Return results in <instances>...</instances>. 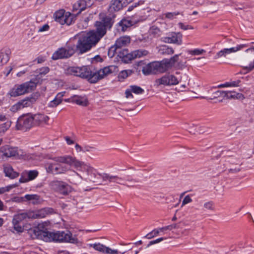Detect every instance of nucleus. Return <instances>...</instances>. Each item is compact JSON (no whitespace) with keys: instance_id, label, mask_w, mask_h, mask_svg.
<instances>
[{"instance_id":"obj_1","label":"nucleus","mask_w":254,"mask_h":254,"mask_svg":"<svg viewBox=\"0 0 254 254\" xmlns=\"http://www.w3.org/2000/svg\"><path fill=\"white\" fill-rule=\"evenodd\" d=\"M28 233L32 239H37L45 242H66L72 244H77L78 240L76 236H72L69 231L65 233L64 231H58L56 233L48 231H44L38 228H34L28 230Z\"/></svg>"},{"instance_id":"obj_2","label":"nucleus","mask_w":254,"mask_h":254,"mask_svg":"<svg viewBox=\"0 0 254 254\" xmlns=\"http://www.w3.org/2000/svg\"><path fill=\"white\" fill-rule=\"evenodd\" d=\"M180 55H175L170 59H165L161 61H154L150 63L143 66L142 69V73L148 75L158 73H164L172 67L177 62Z\"/></svg>"},{"instance_id":"obj_3","label":"nucleus","mask_w":254,"mask_h":254,"mask_svg":"<svg viewBox=\"0 0 254 254\" xmlns=\"http://www.w3.org/2000/svg\"><path fill=\"white\" fill-rule=\"evenodd\" d=\"M52 159L58 163L59 172L64 174L70 170L71 166L80 167L82 163L70 155H64L55 157Z\"/></svg>"},{"instance_id":"obj_4","label":"nucleus","mask_w":254,"mask_h":254,"mask_svg":"<svg viewBox=\"0 0 254 254\" xmlns=\"http://www.w3.org/2000/svg\"><path fill=\"white\" fill-rule=\"evenodd\" d=\"M39 75L31 79L29 81L26 82L20 85H16L10 91L11 97H16L34 90L37 86L40 79Z\"/></svg>"},{"instance_id":"obj_5","label":"nucleus","mask_w":254,"mask_h":254,"mask_svg":"<svg viewBox=\"0 0 254 254\" xmlns=\"http://www.w3.org/2000/svg\"><path fill=\"white\" fill-rule=\"evenodd\" d=\"M98 42L93 38L92 35L88 32L85 35L80 37L75 46V52L78 54H82L89 51L95 46Z\"/></svg>"},{"instance_id":"obj_6","label":"nucleus","mask_w":254,"mask_h":254,"mask_svg":"<svg viewBox=\"0 0 254 254\" xmlns=\"http://www.w3.org/2000/svg\"><path fill=\"white\" fill-rule=\"evenodd\" d=\"M118 53V56L119 59H120L123 63L127 64L135 58L147 55L148 52L146 50H138L129 53L127 49L125 48L119 50Z\"/></svg>"},{"instance_id":"obj_7","label":"nucleus","mask_w":254,"mask_h":254,"mask_svg":"<svg viewBox=\"0 0 254 254\" xmlns=\"http://www.w3.org/2000/svg\"><path fill=\"white\" fill-rule=\"evenodd\" d=\"M32 114L28 113L20 116L17 121L16 128L26 131L34 126Z\"/></svg>"},{"instance_id":"obj_8","label":"nucleus","mask_w":254,"mask_h":254,"mask_svg":"<svg viewBox=\"0 0 254 254\" xmlns=\"http://www.w3.org/2000/svg\"><path fill=\"white\" fill-rule=\"evenodd\" d=\"M40 96L38 92L32 94L30 96L28 97L13 105L11 108L12 112H16L18 110L24 107H30L34 104Z\"/></svg>"},{"instance_id":"obj_9","label":"nucleus","mask_w":254,"mask_h":254,"mask_svg":"<svg viewBox=\"0 0 254 254\" xmlns=\"http://www.w3.org/2000/svg\"><path fill=\"white\" fill-rule=\"evenodd\" d=\"M50 186L53 190L64 195H68L73 190L72 188L66 183L60 181L51 182Z\"/></svg>"},{"instance_id":"obj_10","label":"nucleus","mask_w":254,"mask_h":254,"mask_svg":"<svg viewBox=\"0 0 254 254\" xmlns=\"http://www.w3.org/2000/svg\"><path fill=\"white\" fill-rule=\"evenodd\" d=\"M177 78L173 74L170 73L165 74L161 78H157L154 81V86L158 87L160 85L172 86L179 83Z\"/></svg>"},{"instance_id":"obj_11","label":"nucleus","mask_w":254,"mask_h":254,"mask_svg":"<svg viewBox=\"0 0 254 254\" xmlns=\"http://www.w3.org/2000/svg\"><path fill=\"white\" fill-rule=\"evenodd\" d=\"M75 52V45L68 46L67 48H61L53 54L52 59L54 60L67 59L72 56Z\"/></svg>"},{"instance_id":"obj_12","label":"nucleus","mask_w":254,"mask_h":254,"mask_svg":"<svg viewBox=\"0 0 254 254\" xmlns=\"http://www.w3.org/2000/svg\"><path fill=\"white\" fill-rule=\"evenodd\" d=\"M95 26L96 27V31L92 30L88 32L98 43L100 40L106 34L107 28L100 21H96Z\"/></svg>"},{"instance_id":"obj_13","label":"nucleus","mask_w":254,"mask_h":254,"mask_svg":"<svg viewBox=\"0 0 254 254\" xmlns=\"http://www.w3.org/2000/svg\"><path fill=\"white\" fill-rule=\"evenodd\" d=\"M118 67L115 65H110L109 66L105 67L103 69L96 71V75L91 78V80L93 83H96L98 80L102 79L107 74L112 73L115 71Z\"/></svg>"},{"instance_id":"obj_14","label":"nucleus","mask_w":254,"mask_h":254,"mask_svg":"<svg viewBox=\"0 0 254 254\" xmlns=\"http://www.w3.org/2000/svg\"><path fill=\"white\" fill-rule=\"evenodd\" d=\"M132 1L133 0H112L110 2L109 10L111 12L120 11Z\"/></svg>"},{"instance_id":"obj_15","label":"nucleus","mask_w":254,"mask_h":254,"mask_svg":"<svg viewBox=\"0 0 254 254\" xmlns=\"http://www.w3.org/2000/svg\"><path fill=\"white\" fill-rule=\"evenodd\" d=\"M0 152L3 156L6 157H16L19 155L18 148L12 147L8 145L3 146L0 148Z\"/></svg>"},{"instance_id":"obj_16","label":"nucleus","mask_w":254,"mask_h":254,"mask_svg":"<svg viewBox=\"0 0 254 254\" xmlns=\"http://www.w3.org/2000/svg\"><path fill=\"white\" fill-rule=\"evenodd\" d=\"M246 46V45L241 44L235 47L223 49L216 54V55L215 56V59L222 57H225L227 55L230 54L232 53L236 52Z\"/></svg>"},{"instance_id":"obj_17","label":"nucleus","mask_w":254,"mask_h":254,"mask_svg":"<svg viewBox=\"0 0 254 254\" xmlns=\"http://www.w3.org/2000/svg\"><path fill=\"white\" fill-rule=\"evenodd\" d=\"M96 75L95 72H92L91 70V68L89 66H83L81 67H80V73L79 74V76L83 78L87 79L88 81L91 83H93L91 80L93 76Z\"/></svg>"},{"instance_id":"obj_18","label":"nucleus","mask_w":254,"mask_h":254,"mask_svg":"<svg viewBox=\"0 0 254 254\" xmlns=\"http://www.w3.org/2000/svg\"><path fill=\"white\" fill-rule=\"evenodd\" d=\"M38 175V172L37 170L25 171L22 173L21 177L19 179V182L20 183H23L33 180L37 177Z\"/></svg>"},{"instance_id":"obj_19","label":"nucleus","mask_w":254,"mask_h":254,"mask_svg":"<svg viewBox=\"0 0 254 254\" xmlns=\"http://www.w3.org/2000/svg\"><path fill=\"white\" fill-rule=\"evenodd\" d=\"M65 101L75 103L83 107H86L89 104L88 99L85 96L74 95Z\"/></svg>"},{"instance_id":"obj_20","label":"nucleus","mask_w":254,"mask_h":254,"mask_svg":"<svg viewBox=\"0 0 254 254\" xmlns=\"http://www.w3.org/2000/svg\"><path fill=\"white\" fill-rule=\"evenodd\" d=\"M3 168L5 176L11 179H15L19 175V173L14 171L12 167L9 164H4Z\"/></svg>"},{"instance_id":"obj_21","label":"nucleus","mask_w":254,"mask_h":254,"mask_svg":"<svg viewBox=\"0 0 254 254\" xmlns=\"http://www.w3.org/2000/svg\"><path fill=\"white\" fill-rule=\"evenodd\" d=\"M34 126H39L43 123L47 124L49 118L48 116L42 114H36L32 115Z\"/></svg>"},{"instance_id":"obj_22","label":"nucleus","mask_w":254,"mask_h":254,"mask_svg":"<svg viewBox=\"0 0 254 254\" xmlns=\"http://www.w3.org/2000/svg\"><path fill=\"white\" fill-rule=\"evenodd\" d=\"M10 53L11 51L8 48H3L0 51V63L1 65L8 62Z\"/></svg>"},{"instance_id":"obj_23","label":"nucleus","mask_w":254,"mask_h":254,"mask_svg":"<svg viewBox=\"0 0 254 254\" xmlns=\"http://www.w3.org/2000/svg\"><path fill=\"white\" fill-rule=\"evenodd\" d=\"M115 17L116 15L114 14L105 16L101 18L100 22L104 24L107 29H110L114 23Z\"/></svg>"},{"instance_id":"obj_24","label":"nucleus","mask_w":254,"mask_h":254,"mask_svg":"<svg viewBox=\"0 0 254 254\" xmlns=\"http://www.w3.org/2000/svg\"><path fill=\"white\" fill-rule=\"evenodd\" d=\"M53 209L51 208H44L37 211L35 214H32L31 218H44L47 215L53 212Z\"/></svg>"},{"instance_id":"obj_25","label":"nucleus","mask_w":254,"mask_h":254,"mask_svg":"<svg viewBox=\"0 0 254 254\" xmlns=\"http://www.w3.org/2000/svg\"><path fill=\"white\" fill-rule=\"evenodd\" d=\"M136 22L131 19L124 18L118 23V26L121 27L122 31H126L128 28L133 25Z\"/></svg>"},{"instance_id":"obj_26","label":"nucleus","mask_w":254,"mask_h":254,"mask_svg":"<svg viewBox=\"0 0 254 254\" xmlns=\"http://www.w3.org/2000/svg\"><path fill=\"white\" fill-rule=\"evenodd\" d=\"M32 213L30 212H23L14 215L12 219V223H21L24 219L28 218H31Z\"/></svg>"},{"instance_id":"obj_27","label":"nucleus","mask_w":254,"mask_h":254,"mask_svg":"<svg viewBox=\"0 0 254 254\" xmlns=\"http://www.w3.org/2000/svg\"><path fill=\"white\" fill-rule=\"evenodd\" d=\"M102 178L103 181H108L109 183H116L119 184H122L117 180H121V177L118 176L111 175L107 173L99 174Z\"/></svg>"},{"instance_id":"obj_28","label":"nucleus","mask_w":254,"mask_h":254,"mask_svg":"<svg viewBox=\"0 0 254 254\" xmlns=\"http://www.w3.org/2000/svg\"><path fill=\"white\" fill-rule=\"evenodd\" d=\"M65 11L63 9L56 11L54 14L55 20L61 24L64 25L66 21V15L64 14Z\"/></svg>"},{"instance_id":"obj_29","label":"nucleus","mask_w":254,"mask_h":254,"mask_svg":"<svg viewBox=\"0 0 254 254\" xmlns=\"http://www.w3.org/2000/svg\"><path fill=\"white\" fill-rule=\"evenodd\" d=\"M130 41V39L129 36H124L118 39L115 44L119 48V50H121L122 47L129 44Z\"/></svg>"},{"instance_id":"obj_30","label":"nucleus","mask_w":254,"mask_h":254,"mask_svg":"<svg viewBox=\"0 0 254 254\" xmlns=\"http://www.w3.org/2000/svg\"><path fill=\"white\" fill-rule=\"evenodd\" d=\"M86 2L85 0H80L73 5V10H78L76 14H80L86 8Z\"/></svg>"},{"instance_id":"obj_31","label":"nucleus","mask_w":254,"mask_h":254,"mask_svg":"<svg viewBox=\"0 0 254 254\" xmlns=\"http://www.w3.org/2000/svg\"><path fill=\"white\" fill-rule=\"evenodd\" d=\"M227 99H244V95L240 93H237L234 91H225V96Z\"/></svg>"},{"instance_id":"obj_32","label":"nucleus","mask_w":254,"mask_h":254,"mask_svg":"<svg viewBox=\"0 0 254 254\" xmlns=\"http://www.w3.org/2000/svg\"><path fill=\"white\" fill-rule=\"evenodd\" d=\"M25 201H29L33 204H38L41 202L40 196L37 194H26Z\"/></svg>"},{"instance_id":"obj_33","label":"nucleus","mask_w":254,"mask_h":254,"mask_svg":"<svg viewBox=\"0 0 254 254\" xmlns=\"http://www.w3.org/2000/svg\"><path fill=\"white\" fill-rule=\"evenodd\" d=\"M63 96H64L63 93H58L57 94V95L56 96V97L55 98V99L54 100H53L52 101H51L49 103L48 106L49 107H52V108L57 107L58 105H59V104H60L62 103V100H63L62 98H63Z\"/></svg>"},{"instance_id":"obj_34","label":"nucleus","mask_w":254,"mask_h":254,"mask_svg":"<svg viewBox=\"0 0 254 254\" xmlns=\"http://www.w3.org/2000/svg\"><path fill=\"white\" fill-rule=\"evenodd\" d=\"M170 38L171 43H174L180 45L182 43V34L180 32L173 33Z\"/></svg>"},{"instance_id":"obj_35","label":"nucleus","mask_w":254,"mask_h":254,"mask_svg":"<svg viewBox=\"0 0 254 254\" xmlns=\"http://www.w3.org/2000/svg\"><path fill=\"white\" fill-rule=\"evenodd\" d=\"M46 170L48 173L55 175L61 174L60 172H59V167H58V163H57V162L50 163L46 168Z\"/></svg>"},{"instance_id":"obj_36","label":"nucleus","mask_w":254,"mask_h":254,"mask_svg":"<svg viewBox=\"0 0 254 254\" xmlns=\"http://www.w3.org/2000/svg\"><path fill=\"white\" fill-rule=\"evenodd\" d=\"M216 89V87H214L212 88H211L210 90H208L209 94H212L211 97L209 98V100H212V99L217 98L220 96H222V97H224L225 91H220V90L213 91V90Z\"/></svg>"},{"instance_id":"obj_37","label":"nucleus","mask_w":254,"mask_h":254,"mask_svg":"<svg viewBox=\"0 0 254 254\" xmlns=\"http://www.w3.org/2000/svg\"><path fill=\"white\" fill-rule=\"evenodd\" d=\"M65 73L67 75H73L79 76L80 73V67H68L65 70Z\"/></svg>"},{"instance_id":"obj_38","label":"nucleus","mask_w":254,"mask_h":254,"mask_svg":"<svg viewBox=\"0 0 254 254\" xmlns=\"http://www.w3.org/2000/svg\"><path fill=\"white\" fill-rule=\"evenodd\" d=\"M133 73L132 70H124L121 71L118 75V78L120 81L123 80L131 75Z\"/></svg>"},{"instance_id":"obj_39","label":"nucleus","mask_w":254,"mask_h":254,"mask_svg":"<svg viewBox=\"0 0 254 254\" xmlns=\"http://www.w3.org/2000/svg\"><path fill=\"white\" fill-rule=\"evenodd\" d=\"M90 247L93 248L95 250L105 253L106 247L100 243L89 244Z\"/></svg>"},{"instance_id":"obj_40","label":"nucleus","mask_w":254,"mask_h":254,"mask_svg":"<svg viewBox=\"0 0 254 254\" xmlns=\"http://www.w3.org/2000/svg\"><path fill=\"white\" fill-rule=\"evenodd\" d=\"M94 169L91 167H89L87 169V172L88 175V180L90 181H91L93 183L97 182L96 180L95 179V174L93 173Z\"/></svg>"},{"instance_id":"obj_41","label":"nucleus","mask_w":254,"mask_h":254,"mask_svg":"<svg viewBox=\"0 0 254 254\" xmlns=\"http://www.w3.org/2000/svg\"><path fill=\"white\" fill-rule=\"evenodd\" d=\"M131 91L136 94H141L144 92V90L137 85H130L129 86Z\"/></svg>"},{"instance_id":"obj_42","label":"nucleus","mask_w":254,"mask_h":254,"mask_svg":"<svg viewBox=\"0 0 254 254\" xmlns=\"http://www.w3.org/2000/svg\"><path fill=\"white\" fill-rule=\"evenodd\" d=\"M119 51V48L115 46V44L114 45L112 46L111 47H110L108 50V56L110 58H112L114 56L115 54Z\"/></svg>"},{"instance_id":"obj_43","label":"nucleus","mask_w":254,"mask_h":254,"mask_svg":"<svg viewBox=\"0 0 254 254\" xmlns=\"http://www.w3.org/2000/svg\"><path fill=\"white\" fill-rule=\"evenodd\" d=\"M17 186H18L17 184H14L7 186L5 187L0 188V194L3 193L5 192L9 191L11 189L14 188Z\"/></svg>"},{"instance_id":"obj_44","label":"nucleus","mask_w":254,"mask_h":254,"mask_svg":"<svg viewBox=\"0 0 254 254\" xmlns=\"http://www.w3.org/2000/svg\"><path fill=\"white\" fill-rule=\"evenodd\" d=\"M11 122L7 121L0 126V133H4L10 127Z\"/></svg>"},{"instance_id":"obj_45","label":"nucleus","mask_w":254,"mask_h":254,"mask_svg":"<svg viewBox=\"0 0 254 254\" xmlns=\"http://www.w3.org/2000/svg\"><path fill=\"white\" fill-rule=\"evenodd\" d=\"M159 234V230H157V229H154L151 232L147 234L145 237L148 239H151L154 237L157 236Z\"/></svg>"},{"instance_id":"obj_46","label":"nucleus","mask_w":254,"mask_h":254,"mask_svg":"<svg viewBox=\"0 0 254 254\" xmlns=\"http://www.w3.org/2000/svg\"><path fill=\"white\" fill-rule=\"evenodd\" d=\"M14 230L17 233H22L24 229L20 225V223H12Z\"/></svg>"},{"instance_id":"obj_47","label":"nucleus","mask_w":254,"mask_h":254,"mask_svg":"<svg viewBox=\"0 0 254 254\" xmlns=\"http://www.w3.org/2000/svg\"><path fill=\"white\" fill-rule=\"evenodd\" d=\"M188 52L192 55H200L205 53V51L203 49H195L193 50H189Z\"/></svg>"},{"instance_id":"obj_48","label":"nucleus","mask_w":254,"mask_h":254,"mask_svg":"<svg viewBox=\"0 0 254 254\" xmlns=\"http://www.w3.org/2000/svg\"><path fill=\"white\" fill-rule=\"evenodd\" d=\"M162 51H163V53L167 54H172L174 53V51L173 48L169 47L167 46H163L162 49Z\"/></svg>"},{"instance_id":"obj_49","label":"nucleus","mask_w":254,"mask_h":254,"mask_svg":"<svg viewBox=\"0 0 254 254\" xmlns=\"http://www.w3.org/2000/svg\"><path fill=\"white\" fill-rule=\"evenodd\" d=\"M144 3V1L140 0L137 2H134L131 5H130L127 9L128 11H132L135 7H136L137 6L142 4Z\"/></svg>"},{"instance_id":"obj_50","label":"nucleus","mask_w":254,"mask_h":254,"mask_svg":"<svg viewBox=\"0 0 254 254\" xmlns=\"http://www.w3.org/2000/svg\"><path fill=\"white\" fill-rule=\"evenodd\" d=\"M49 68L47 66L43 67L39 69V75H45L49 71Z\"/></svg>"},{"instance_id":"obj_51","label":"nucleus","mask_w":254,"mask_h":254,"mask_svg":"<svg viewBox=\"0 0 254 254\" xmlns=\"http://www.w3.org/2000/svg\"><path fill=\"white\" fill-rule=\"evenodd\" d=\"M165 239H166V238L161 237V238H158V239H157L156 240L151 241L147 245V247H150L151 245H153L154 244L158 243L162 241L163 240H164Z\"/></svg>"},{"instance_id":"obj_52","label":"nucleus","mask_w":254,"mask_h":254,"mask_svg":"<svg viewBox=\"0 0 254 254\" xmlns=\"http://www.w3.org/2000/svg\"><path fill=\"white\" fill-rule=\"evenodd\" d=\"M179 12H167L165 13V17L169 19H173L175 16L179 15Z\"/></svg>"},{"instance_id":"obj_53","label":"nucleus","mask_w":254,"mask_h":254,"mask_svg":"<svg viewBox=\"0 0 254 254\" xmlns=\"http://www.w3.org/2000/svg\"><path fill=\"white\" fill-rule=\"evenodd\" d=\"M179 26L181 29L184 30H186L188 29H193V27L192 26L189 25H186L182 22L179 23Z\"/></svg>"},{"instance_id":"obj_54","label":"nucleus","mask_w":254,"mask_h":254,"mask_svg":"<svg viewBox=\"0 0 254 254\" xmlns=\"http://www.w3.org/2000/svg\"><path fill=\"white\" fill-rule=\"evenodd\" d=\"M204 207L206 209H209V210H212L214 209L213 203L212 201H209V202L205 203L204 204Z\"/></svg>"},{"instance_id":"obj_55","label":"nucleus","mask_w":254,"mask_h":254,"mask_svg":"<svg viewBox=\"0 0 254 254\" xmlns=\"http://www.w3.org/2000/svg\"><path fill=\"white\" fill-rule=\"evenodd\" d=\"M191 201H192V199L190 197V196L189 195H188L186 196L185 197V198H184L183 202H182V206H183L190 202H191Z\"/></svg>"},{"instance_id":"obj_56","label":"nucleus","mask_w":254,"mask_h":254,"mask_svg":"<svg viewBox=\"0 0 254 254\" xmlns=\"http://www.w3.org/2000/svg\"><path fill=\"white\" fill-rule=\"evenodd\" d=\"M105 253L111 254H118L119 252L117 250H112L110 248L106 247Z\"/></svg>"},{"instance_id":"obj_57","label":"nucleus","mask_w":254,"mask_h":254,"mask_svg":"<svg viewBox=\"0 0 254 254\" xmlns=\"http://www.w3.org/2000/svg\"><path fill=\"white\" fill-rule=\"evenodd\" d=\"M13 201L15 202H22L25 201V196L24 197L15 196L12 198Z\"/></svg>"},{"instance_id":"obj_58","label":"nucleus","mask_w":254,"mask_h":254,"mask_svg":"<svg viewBox=\"0 0 254 254\" xmlns=\"http://www.w3.org/2000/svg\"><path fill=\"white\" fill-rule=\"evenodd\" d=\"M186 62H179L177 65V68L178 69H183V68H185L186 67Z\"/></svg>"},{"instance_id":"obj_59","label":"nucleus","mask_w":254,"mask_h":254,"mask_svg":"<svg viewBox=\"0 0 254 254\" xmlns=\"http://www.w3.org/2000/svg\"><path fill=\"white\" fill-rule=\"evenodd\" d=\"M49 29V26L48 24H44L43 26L41 27H40L38 32H42L43 31H47Z\"/></svg>"},{"instance_id":"obj_60","label":"nucleus","mask_w":254,"mask_h":254,"mask_svg":"<svg viewBox=\"0 0 254 254\" xmlns=\"http://www.w3.org/2000/svg\"><path fill=\"white\" fill-rule=\"evenodd\" d=\"M229 162H230V163L232 164H236V165H238L239 166H240L242 164V163L239 160H237L236 161H235L233 159H231L229 161Z\"/></svg>"},{"instance_id":"obj_61","label":"nucleus","mask_w":254,"mask_h":254,"mask_svg":"<svg viewBox=\"0 0 254 254\" xmlns=\"http://www.w3.org/2000/svg\"><path fill=\"white\" fill-rule=\"evenodd\" d=\"M132 91H131V89L129 88V89H127L126 90V92H125V94H126V97L127 98H129V97H131V98H133V95L132 94Z\"/></svg>"},{"instance_id":"obj_62","label":"nucleus","mask_w":254,"mask_h":254,"mask_svg":"<svg viewBox=\"0 0 254 254\" xmlns=\"http://www.w3.org/2000/svg\"><path fill=\"white\" fill-rule=\"evenodd\" d=\"M241 82L240 80H237L236 81H233L230 82V86L236 87L239 86V84Z\"/></svg>"},{"instance_id":"obj_63","label":"nucleus","mask_w":254,"mask_h":254,"mask_svg":"<svg viewBox=\"0 0 254 254\" xmlns=\"http://www.w3.org/2000/svg\"><path fill=\"white\" fill-rule=\"evenodd\" d=\"M241 170V169L239 168V167H232V168H230L229 169V172L230 173H237L238 172H239Z\"/></svg>"},{"instance_id":"obj_64","label":"nucleus","mask_w":254,"mask_h":254,"mask_svg":"<svg viewBox=\"0 0 254 254\" xmlns=\"http://www.w3.org/2000/svg\"><path fill=\"white\" fill-rule=\"evenodd\" d=\"M93 148H94L93 147H91V146H85L83 147L82 152H90Z\"/></svg>"}]
</instances>
